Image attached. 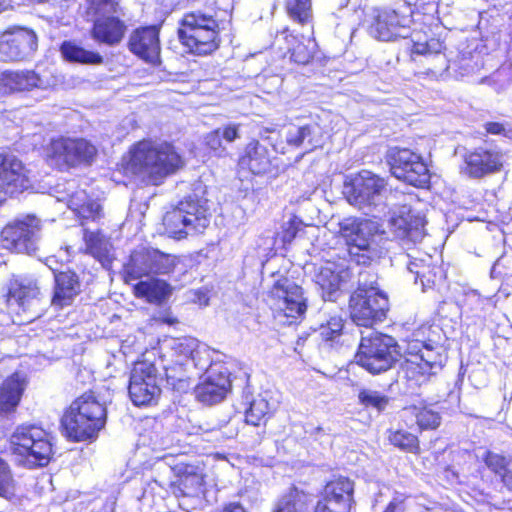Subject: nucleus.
<instances>
[{
	"instance_id": "nucleus-1",
	"label": "nucleus",
	"mask_w": 512,
	"mask_h": 512,
	"mask_svg": "<svg viewBox=\"0 0 512 512\" xmlns=\"http://www.w3.org/2000/svg\"><path fill=\"white\" fill-rule=\"evenodd\" d=\"M183 165L180 155L167 142L143 140L130 150L126 169L151 185H159Z\"/></svg>"
},
{
	"instance_id": "nucleus-2",
	"label": "nucleus",
	"mask_w": 512,
	"mask_h": 512,
	"mask_svg": "<svg viewBox=\"0 0 512 512\" xmlns=\"http://www.w3.org/2000/svg\"><path fill=\"white\" fill-rule=\"evenodd\" d=\"M106 423V408L92 394L72 402L62 418L66 436L73 441L95 439Z\"/></svg>"
},
{
	"instance_id": "nucleus-3",
	"label": "nucleus",
	"mask_w": 512,
	"mask_h": 512,
	"mask_svg": "<svg viewBox=\"0 0 512 512\" xmlns=\"http://www.w3.org/2000/svg\"><path fill=\"white\" fill-rule=\"evenodd\" d=\"M10 450L16 460L28 467L46 466L52 456L49 434L35 425H22L10 436Z\"/></svg>"
},
{
	"instance_id": "nucleus-4",
	"label": "nucleus",
	"mask_w": 512,
	"mask_h": 512,
	"mask_svg": "<svg viewBox=\"0 0 512 512\" xmlns=\"http://www.w3.org/2000/svg\"><path fill=\"white\" fill-rule=\"evenodd\" d=\"M117 0H86L85 14L93 22L91 37L100 44L115 46L124 38L127 26L119 16Z\"/></svg>"
},
{
	"instance_id": "nucleus-5",
	"label": "nucleus",
	"mask_w": 512,
	"mask_h": 512,
	"mask_svg": "<svg viewBox=\"0 0 512 512\" xmlns=\"http://www.w3.org/2000/svg\"><path fill=\"white\" fill-rule=\"evenodd\" d=\"M205 206L195 197L189 196L166 212L163 224L167 234L181 240L192 233H201L209 225Z\"/></svg>"
},
{
	"instance_id": "nucleus-6",
	"label": "nucleus",
	"mask_w": 512,
	"mask_h": 512,
	"mask_svg": "<svg viewBox=\"0 0 512 512\" xmlns=\"http://www.w3.org/2000/svg\"><path fill=\"white\" fill-rule=\"evenodd\" d=\"M387 191L386 180L368 170L347 179L343 186L347 201L366 214L383 205Z\"/></svg>"
},
{
	"instance_id": "nucleus-7",
	"label": "nucleus",
	"mask_w": 512,
	"mask_h": 512,
	"mask_svg": "<svg viewBox=\"0 0 512 512\" xmlns=\"http://www.w3.org/2000/svg\"><path fill=\"white\" fill-rule=\"evenodd\" d=\"M400 356L394 338L378 332L363 336L355 356L357 364L371 374L389 370Z\"/></svg>"
},
{
	"instance_id": "nucleus-8",
	"label": "nucleus",
	"mask_w": 512,
	"mask_h": 512,
	"mask_svg": "<svg viewBox=\"0 0 512 512\" xmlns=\"http://www.w3.org/2000/svg\"><path fill=\"white\" fill-rule=\"evenodd\" d=\"M408 357L403 364V371L408 380L421 385L440 370L446 360L441 345H432L419 340L411 341L407 347Z\"/></svg>"
},
{
	"instance_id": "nucleus-9",
	"label": "nucleus",
	"mask_w": 512,
	"mask_h": 512,
	"mask_svg": "<svg viewBox=\"0 0 512 512\" xmlns=\"http://www.w3.org/2000/svg\"><path fill=\"white\" fill-rule=\"evenodd\" d=\"M268 301L274 317L283 324H293L307 310V299L302 287L288 278L275 282L269 292Z\"/></svg>"
},
{
	"instance_id": "nucleus-10",
	"label": "nucleus",
	"mask_w": 512,
	"mask_h": 512,
	"mask_svg": "<svg viewBox=\"0 0 512 512\" xmlns=\"http://www.w3.org/2000/svg\"><path fill=\"white\" fill-rule=\"evenodd\" d=\"M97 149L85 139L59 137L52 139L45 149L49 165L58 169L90 164L96 156Z\"/></svg>"
},
{
	"instance_id": "nucleus-11",
	"label": "nucleus",
	"mask_w": 512,
	"mask_h": 512,
	"mask_svg": "<svg viewBox=\"0 0 512 512\" xmlns=\"http://www.w3.org/2000/svg\"><path fill=\"white\" fill-rule=\"evenodd\" d=\"M389 303L380 290H370L368 294L355 291L349 302L350 316L358 326L371 327L386 318Z\"/></svg>"
},
{
	"instance_id": "nucleus-12",
	"label": "nucleus",
	"mask_w": 512,
	"mask_h": 512,
	"mask_svg": "<svg viewBox=\"0 0 512 512\" xmlns=\"http://www.w3.org/2000/svg\"><path fill=\"white\" fill-rule=\"evenodd\" d=\"M3 247L17 253L33 254L38 249L40 220L32 215L8 224L1 232Z\"/></svg>"
},
{
	"instance_id": "nucleus-13",
	"label": "nucleus",
	"mask_w": 512,
	"mask_h": 512,
	"mask_svg": "<svg viewBox=\"0 0 512 512\" xmlns=\"http://www.w3.org/2000/svg\"><path fill=\"white\" fill-rule=\"evenodd\" d=\"M128 391L131 401L136 406L156 403L161 389L158 385L155 365L147 361L135 363L131 371Z\"/></svg>"
},
{
	"instance_id": "nucleus-14",
	"label": "nucleus",
	"mask_w": 512,
	"mask_h": 512,
	"mask_svg": "<svg viewBox=\"0 0 512 512\" xmlns=\"http://www.w3.org/2000/svg\"><path fill=\"white\" fill-rule=\"evenodd\" d=\"M389 164L392 174L415 187H425L430 180L427 165L421 156L409 149H391Z\"/></svg>"
},
{
	"instance_id": "nucleus-15",
	"label": "nucleus",
	"mask_w": 512,
	"mask_h": 512,
	"mask_svg": "<svg viewBox=\"0 0 512 512\" xmlns=\"http://www.w3.org/2000/svg\"><path fill=\"white\" fill-rule=\"evenodd\" d=\"M353 271L345 260L326 261L315 273V283L319 286L325 301H336L341 293L350 287Z\"/></svg>"
},
{
	"instance_id": "nucleus-16",
	"label": "nucleus",
	"mask_w": 512,
	"mask_h": 512,
	"mask_svg": "<svg viewBox=\"0 0 512 512\" xmlns=\"http://www.w3.org/2000/svg\"><path fill=\"white\" fill-rule=\"evenodd\" d=\"M412 17L409 7L403 10L383 9L379 11L369 28L371 36L381 41L406 38L410 33Z\"/></svg>"
},
{
	"instance_id": "nucleus-17",
	"label": "nucleus",
	"mask_w": 512,
	"mask_h": 512,
	"mask_svg": "<svg viewBox=\"0 0 512 512\" xmlns=\"http://www.w3.org/2000/svg\"><path fill=\"white\" fill-rule=\"evenodd\" d=\"M37 47L38 39L33 30L18 27L6 31L0 36V60H23L32 56Z\"/></svg>"
},
{
	"instance_id": "nucleus-18",
	"label": "nucleus",
	"mask_w": 512,
	"mask_h": 512,
	"mask_svg": "<svg viewBox=\"0 0 512 512\" xmlns=\"http://www.w3.org/2000/svg\"><path fill=\"white\" fill-rule=\"evenodd\" d=\"M231 388L229 372L223 365L211 366L195 388L196 398L207 405L221 402Z\"/></svg>"
},
{
	"instance_id": "nucleus-19",
	"label": "nucleus",
	"mask_w": 512,
	"mask_h": 512,
	"mask_svg": "<svg viewBox=\"0 0 512 512\" xmlns=\"http://www.w3.org/2000/svg\"><path fill=\"white\" fill-rule=\"evenodd\" d=\"M50 85L48 79L34 70H6L0 75V95L2 96L46 90Z\"/></svg>"
},
{
	"instance_id": "nucleus-20",
	"label": "nucleus",
	"mask_w": 512,
	"mask_h": 512,
	"mask_svg": "<svg viewBox=\"0 0 512 512\" xmlns=\"http://www.w3.org/2000/svg\"><path fill=\"white\" fill-rule=\"evenodd\" d=\"M29 185L23 163L14 155L0 154V193L12 196Z\"/></svg>"
},
{
	"instance_id": "nucleus-21",
	"label": "nucleus",
	"mask_w": 512,
	"mask_h": 512,
	"mask_svg": "<svg viewBox=\"0 0 512 512\" xmlns=\"http://www.w3.org/2000/svg\"><path fill=\"white\" fill-rule=\"evenodd\" d=\"M377 231V223L365 218H346L340 223V232L351 249L368 251Z\"/></svg>"
},
{
	"instance_id": "nucleus-22",
	"label": "nucleus",
	"mask_w": 512,
	"mask_h": 512,
	"mask_svg": "<svg viewBox=\"0 0 512 512\" xmlns=\"http://www.w3.org/2000/svg\"><path fill=\"white\" fill-rule=\"evenodd\" d=\"M130 51L148 63L155 64L160 57L159 30L155 26L136 29L129 38Z\"/></svg>"
},
{
	"instance_id": "nucleus-23",
	"label": "nucleus",
	"mask_w": 512,
	"mask_h": 512,
	"mask_svg": "<svg viewBox=\"0 0 512 512\" xmlns=\"http://www.w3.org/2000/svg\"><path fill=\"white\" fill-rule=\"evenodd\" d=\"M464 172L472 178H480L498 171L503 163V155L495 149L477 148L464 156Z\"/></svg>"
},
{
	"instance_id": "nucleus-24",
	"label": "nucleus",
	"mask_w": 512,
	"mask_h": 512,
	"mask_svg": "<svg viewBox=\"0 0 512 512\" xmlns=\"http://www.w3.org/2000/svg\"><path fill=\"white\" fill-rule=\"evenodd\" d=\"M80 292L81 283L75 272L68 270L54 273V289L51 298V305L54 308L62 309L72 305Z\"/></svg>"
},
{
	"instance_id": "nucleus-25",
	"label": "nucleus",
	"mask_w": 512,
	"mask_h": 512,
	"mask_svg": "<svg viewBox=\"0 0 512 512\" xmlns=\"http://www.w3.org/2000/svg\"><path fill=\"white\" fill-rule=\"evenodd\" d=\"M218 23L215 21V25L206 24L202 29L193 30L194 33L178 32L179 39L183 45H185L190 52L198 55H206L218 47Z\"/></svg>"
},
{
	"instance_id": "nucleus-26",
	"label": "nucleus",
	"mask_w": 512,
	"mask_h": 512,
	"mask_svg": "<svg viewBox=\"0 0 512 512\" xmlns=\"http://www.w3.org/2000/svg\"><path fill=\"white\" fill-rule=\"evenodd\" d=\"M442 47L441 42L431 39L425 43H415L412 48L413 53L427 57L428 63L431 65L428 74L437 78L452 75L451 70L456 65V62H450L446 55L441 53Z\"/></svg>"
},
{
	"instance_id": "nucleus-27",
	"label": "nucleus",
	"mask_w": 512,
	"mask_h": 512,
	"mask_svg": "<svg viewBox=\"0 0 512 512\" xmlns=\"http://www.w3.org/2000/svg\"><path fill=\"white\" fill-rule=\"evenodd\" d=\"M67 198L61 200L67 202V206L83 220L95 221L101 217V206L92 200L83 189H76L74 181L68 182Z\"/></svg>"
},
{
	"instance_id": "nucleus-28",
	"label": "nucleus",
	"mask_w": 512,
	"mask_h": 512,
	"mask_svg": "<svg viewBox=\"0 0 512 512\" xmlns=\"http://www.w3.org/2000/svg\"><path fill=\"white\" fill-rule=\"evenodd\" d=\"M285 140L289 146L309 152L322 145L321 128L315 123L290 125L286 129Z\"/></svg>"
},
{
	"instance_id": "nucleus-29",
	"label": "nucleus",
	"mask_w": 512,
	"mask_h": 512,
	"mask_svg": "<svg viewBox=\"0 0 512 512\" xmlns=\"http://www.w3.org/2000/svg\"><path fill=\"white\" fill-rule=\"evenodd\" d=\"M239 166L254 175L265 174L270 170L271 156L268 148L259 141L247 144L244 154L239 159Z\"/></svg>"
},
{
	"instance_id": "nucleus-30",
	"label": "nucleus",
	"mask_w": 512,
	"mask_h": 512,
	"mask_svg": "<svg viewBox=\"0 0 512 512\" xmlns=\"http://www.w3.org/2000/svg\"><path fill=\"white\" fill-rule=\"evenodd\" d=\"M26 388L25 379L12 374L0 386V416H9L16 411Z\"/></svg>"
},
{
	"instance_id": "nucleus-31",
	"label": "nucleus",
	"mask_w": 512,
	"mask_h": 512,
	"mask_svg": "<svg viewBox=\"0 0 512 512\" xmlns=\"http://www.w3.org/2000/svg\"><path fill=\"white\" fill-rule=\"evenodd\" d=\"M431 261V256L426 255L423 259L413 257V260L407 263L408 271L416 275L415 282L420 281L423 291L435 287L445 278L441 267L432 265Z\"/></svg>"
},
{
	"instance_id": "nucleus-32",
	"label": "nucleus",
	"mask_w": 512,
	"mask_h": 512,
	"mask_svg": "<svg viewBox=\"0 0 512 512\" xmlns=\"http://www.w3.org/2000/svg\"><path fill=\"white\" fill-rule=\"evenodd\" d=\"M39 288L34 281L31 280H14L10 283L8 291V304L18 305L23 311H26L34 302H37Z\"/></svg>"
},
{
	"instance_id": "nucleus-33",
	"label": "nucleus",
	"mask_w": 512,
	"mask_h": 512,
	"mask_svg": "<svg viewBox=\"0 0 512 512\" xmlns=\"http://www.w3.org/2000/svg\"><path fill=\"white\" fill-rule=\"evenodd\" d=\"M402 418L409 427H412L415 422L419 431L433 430L438 428L441 424V416L439 413L426 407H405L402 411Z\"/></svg>"
},
{
	"instance_id": "nucleus-34",
	"label": "nucleus",
	"mask_w": 512,
	"mask_h": 512,
	"mask_svg": "<svg viewBox=\"0 0 512 512\" xmlns=\"http://www.w3.org/2000/svg\"><path fill=\"white\" fill-rule=\"evenodd\" d=\"M135 295L145 298L149 303L160 304L171 294V286L164 280L151 278L140 281L134 286Z\"/></svg>"
},
{
	"instance_id": "nucleus-35",
	"label": "nucleus",
	"mask_w": 512,
	"mask_h": 512,
	"mask_svg": "<svg viewBox=\"0 0 512 512\" xmlns=\"http://www.w3.org/2000/svg\"><path fill=\"white\" fill-rule=\"evenodd\" d=\"M126 280H137L149 276L151 272L150 248H141L131 253L124 266Z\"/></svg>"
},
{
	"instance_id": "nucleus-36",
	"label": "nucleus",
	"mask_w": 512,
	"mask_h": 512,
	"mask_svg": "<svg viewBox=\"0 0 512 512\" xmlns=\"http://www.w3.org/2000/svg\"><path fill=\"white\" fill-rule=\"evenodd\" d=\"M322 494L327 498L338 500L341 503L350 504V507L352 508L354 504V483L346 477H339L328 482L324 487Z\"/></svg>"
},
{
	"instance_id": "nucleus-37",
	"label": "nucleus",
	"mask_w": 512,
	"mask_h": 512,
	"mask_svg": "<svg viewBox=\"0 0 512 512\" xmlns=\"http://www.w3.org/2000/svg\"><path fill=\"white\" fill-rule=\"evenodd\" d=\"M84 252L102 261L109 255L110 243L100 231L83 229Z\"/></svg>"
},
{
	"instance_id": "nucleus-38",
	"label": "nucleus",
	"mask_w": 512,
	"mask_h": 512,
	"mask_svg": "<svg viewBox=\"0 0 512 512\" xmlns=\"http://www.w3.org/2000/svg\"><path fill=\"white\" fill-rule=\"evenodd\" d=\"M60 50L63 57L71 62L83 64H101L103 62V57L99 53L86 50L70 41H65Z\"/></svg>"
},
{
	"instance_id": "nucleus-39",
	"label": "nucleus",
	"mask_w": 512,
	"mask_h": 512,
	"mask_svg": "<svg viewBox=\"0 0 512 512\" xmlns=\"http://www.w3.org/2000/svg\"><path fill=\"white\" fill-rule=\"evenodd\" d=\"M312 497L296 487H292L280 499L275 512H304Z\"/></svg>"
},
{
	"instance_id": "nucleus-40",
	"label": "nucleus",
	"mask_w": 512,
	"mask_h": 512,
	"mask_svg": "<svg viewBox=\"0 0 512 512\" xmlns=\"http://www.w3.org/2000/svg\"><path fill=\"white\" fill-rule=\"evenodd\" d=\"M151 272L155 275H166L172 273L180 263V258L164 253L158 249L150 248Z\"/></svg>"
},
{
	"instance_id": "nucleus-41",
	"label": "nucleus",
	"mask_w": 512,
	"mask_h": 512,
	"mask_svg": "<svg viewBox=\"0 0 512 512\" xmlns=\"http://www.w3.org/2000/svg\"><path fill=\"white\" fill-rule=\"evenodd\" d=\"M389 442L398 449L418 454L420 452V445L418 436L405 429L390 430L388 435Z\"/></svg>"
},
{
	"instance_id": "nucleus-42",
	"label": "nucleus",
	"mask_w": 512,
	"mask_h": 512,
	"mask_svg": "<svg viewBox=\"0 0 512 512\" xmlns=\"http://www.w3.org/2000/svg\"><path fill=\"white\" fill-rule=\"evenodd\" d=\"M273 409L274 407L268 402L266 398L258 396L252 400L249 408L246 411V422L253 426H259L261 425L262 421H265L267 415H269Z\"/></svg>"
},
{
	"instance_id": "nucleus-43",
	"label": "nucleus",
	"mask_w": 512,
	"mask_h": 512,
	"mask_svg": "<svg viewBox=\"0 0 512 512\" xmlns=\"http://www.w3.org/2000/svg\"><path fill=\"white\" fill-rule=\"evenodd\" d=\"M204 477L200 473L187 472L179 479L178 490L183 496L198 497L203 493Z\"/></svg>"
},
{
	"instance_id": "nucleus-44",
	"label": "nucleus",
	"mask_w": 512,
	"mask_h": 512,
	"mask_svg": "<svg viewBox=\"0 0 512 512\" xmlns=\"http://www.w3.org/2000/svg\"><path fill=\"white\" fill-rule=\"evenodd\" d=\"M358 400L365 408L374 409L377 412L384 411L390 402V398L387 395L373 389L360 390Z\"/></svg>"
},
{
	"instance_id": "nucleus-45",
	"label": "nucleus",
	"mask_w": 512,
	"mask_h": 512,
	"mask_svg": "<svg viewBox=\"0 0 512 512\" xmlns=\"http://www.w3.org/2000/svg\"><path fill=\"white\" fill-rule=\"evenodd\" d=\"M215 19L212 16L206 15L201 12H191L184 16L181 22V28L179 32H189L194 33L193 30L202 29L206 26V24L215 25Z\"/></svg>"
},
{
	"instance_id": "nucleus-46",
	"label": "nucleus",
	"mask_w": 512,
	"mask_h": 512,
	"mask_svg": "<svg viewBox=\"0 0 512 512\" xmlns=\"http://www.w3.org/2000/svg\"><path fill=\"white\" fill-rule=\"evenodd\" d=\"M409 219H402L403 234L412 242H420L425 236V220L420 216H408Z\"/></svg>"
},
{
	"instance_id": "nucleus-47",
	"label": "nucleus",
	"mask_w": 512,
	"mask_h": 512,
	"mask_svg": "<svg viewBox=\"0 0 512 512\" xmlns=\"http://www.w3.org/2000/svg\"><path fill=\"white\" fill-rule=\"evenodd\" d=\"M286 8L291 17L304 23L310 17V0H287Z\"/></svg>"
},
{
	"instance_id": "nucleus-48",
	"label": "nucleus",
	"mask_w": 512,
	"mask_h": 512,
	"mask_svg": "<svg viewBox=\"0 0 512 512\" xmlns=\"http://www.w3.org/2000/svg\"><path fill=\"white\" fill-rule=\"evenodd\" d=\"M190 360L195 366V368L199 370H205V372L211 366L220 365L219 363H211V351L209 347L203 343H199V347H197L196 352L193 353Z\"/></svg>"
},
{
	"instance_id": "nucleus-49",
	"label": "nucleus",
	"mask_w": 512,
	"mask_h": 512,
	"mask_svg": "<svg viewBox=\"0 0 512 512\" xmlns=\"http://www.w3.org/2000/svg\"><path fill=\"white\" fill-rule=\"evenodd\" d=\"M199 343L197 339L192 337L180 338L174 341L173 349L179 356L190 360L197 347H199Z\"/></svg>"
},
{
	"instance_id": "nucleus-50",
	"label": "nucleus",
	"mask_w": 512,
	"mask_h": 512,
	"mask_svg": "<svg viewBox=\"0 0 512 512\" xmlns=\"http://www.w3.org/2000/svg\"><path fill=\"white\" fill-rule=\"evenodd\" d=\"M14 479L6 461L0 458V496L7 497L12 493Z\"/></svg>"
},
{
	"instance_id": "nucleus-51",
	"label": "nucleus",
	"mask_w": 512,
	"mask_h": 512,
	"mask_svg": "<svg viewBox=\"0 0 512 512\" xmlns=\"http://www.w3.org/2000/svg\"><path fill=\"white\" fill-rule=\"evenodd\" d=\"M351 509L350 504L341 503L322 494V499L318 501L315 512H351Z\"/></svg>"
},
{
	"instance_id": "nucleus-52",
	"label": "nucleus",
	"mask_w": 512,
	"mask_h": 512,
	"mask_svg": "<svg viewBox=\"0 0 512 512\" xmlns=\"http://www.w3.org/2000/svg\"><path fill=\"white\" fill-rule=\"evenodd\" d=\"M370 290H379L377 287V276L369 270H360L358 272V288L356 291L368 294Z\"/></svg>"
},
{
	"instance_id": "nucleus-53",
	"label": "nucleus",
	"mask_w": 512,
	"mask_h": 512,
	"mask_svg": "<svg viewBox=\"0 0 512 512\" xmlns=\"http://www.w3.org/2000/svg\"><path fill=\"white\" fill-rule=\"evenodd\" d=\"M484 461L489 469L499 475L509 467V462L504 456L493 452H487Z\"/></svg>"
},
{
	"instance_id": "nucleus-54",
	"label": "nucleus",
	"mask_w": 512,
	"mask_h": 512,
	"mask_svg": "<svg viewBox=\"0 0 512 512\" xmlns=\"http://www.w3.org/2000/svg\"><path fill=\"white\" fill-rule=\"evenodd\" d=\"M205 143L216 155L222 156L225 148L222 146L221 128H217L205 136Z\"/></svg>"
},
{
	"instance_id": "nucleus-55",
	"label": "nucleus",
	"mask_w": 512,
	"mask_h": 512,
	"mask_svg": "<svg viewBox=\"0 0 512 512\" xmlns=\"http://www.w3.org/2000/svg\"><path fill=\"white\" fill-rule=\"evenodd\" d=\"M290 52L291 59L298 64H307L313 57V51L303 43L297 44Z\"/></svg>"
},
{
	"instance_id": "nucleus-56",
	"label": "nucleus",
	"mask_w": 512,
	"mask_h": 512,
	"mask_svg": "<svg viewBox=\"0 0 512 512\" xmlns=\"http://www.w3.org/2000/svg\"><path fill=\"white\" fill-rule=\"evenodd\" d=\"M301 226V221L294 218L285 223L282 227L281 238L287 244L293 241Z\"/></svg>"
},
{
	"instance_id": "nucleus-57",
	"label": "nucleus",
	"mask_w": 512,
	"mask_h": 512,
	"mask_svg": "<svg viewBox=\"0 0 512 512\" xmlns=\"http://www.w3.org/2000/svg\"><path fill=\"white\" fill-rule=\"evenodd\" d=\"M456 65L452 68L453 75L455 77H463L471 74L474 71V66L472 65V59L468 57H462L458 61H455Z\"/></svg>"
},
{
	"instance_id": "nucleus-58",
	"label": "nucleus",
	"mask_w": 512,
	"mask_h": 512,
	"mask_svg": "<svg viewBox=\"0 0 512 512\" xmlns=\"http://www.w3.org/2000/svg\"><path fill=\"white\" fill-rule=\"evenodd\" d=\"M485 130L489 134L503 135L509 139H512V127L499 122H487L485 124Z\"/></svg>"
},
{
	"instance_id": "nucleus-59",
	"label": "nucleus",
	"mask_w": 512,
	"mask_h": 512,
	"mask_svg": "<svg viewBox=\"0 0 512 512\" xmlns=\"http://www.w3.org/2000/svg\"><path fill=\"white\" fill-rule=\"evenodd\" d=\"M221 128V137L228 143H231L239 138V125L228 124Z\"/></svg>"
},
{
	"instance_id": "nucleus-60",
	"label": "nucleus",
	"mask_w": 512,
	"mask_h": 512,
	"mask_svg": "<svg viewBox=\"0 0 512 512\" xmlns=\"http://www.w3.org/2000/svg\"><path fill=\"white\" fill-rule=\"evenodd\" d=\"M384 512H404V502L401 496L394 497Z\"/></svg>"
},
{
	"instance_id": "nucleus-61",
	"label": "nucleus",
	"mask_w": 512,
	"mask_h": 512,
	"mask_svg": "<svg viewBox=\"0 0 512 512\" xmlns=\"http://www.w3.org/2000/svg\"><path fill=\"white\" fill-rule=\"evenodd\" d=\"M502 481L504 485L512 490V467H508L502 474Z\"/></svg>"
},
{
	"instance_id": "nucleus-62",
	"label": "nucleus",
	"mask_w": 512,
	"mask_h": 512,
	"mask_svg": "<svg viewBox=\"0 0 512 512\" xmlns=\"http://www.w3.org/2000/svg\"><path fill=\"white\" fill-rule=\"evenodd\" d=\"M328 326H329V329L331 330V332L334 334V333H339L341 331L343 324H342V321L340 318H332L328 322Z\"/></svg>"
},
{
	"instance_id": "nucleus-63",
	"label": "nucleus",
	"mask_w": 512,
	"mask_h": 512,
	"mask_svg": "<svg viewBox=\"0 0 512 512\" xmlns=\"http://www.w3.org/2000/svg\"><path fill=\"white\" fill-rule=\"evenodd\" d=\"M221 512H246L245 509L238 503H230L225 506Z\"/></svg>"
},
{
	"instance_id": "nucleus-64",
	"label": "nucleus",
	"mask_w": 512,
	"mask_h": 512,
	"mask_svg": "<svg viewBox=\"0 0 512 512\" xmlns=\"http://www.w3.org/2000/svg\"><path fill=\"white\" fill-rule=\"evenodd\" d=\"M10 6V0H0V13Z\"/></svg>"
}]
</instances>
